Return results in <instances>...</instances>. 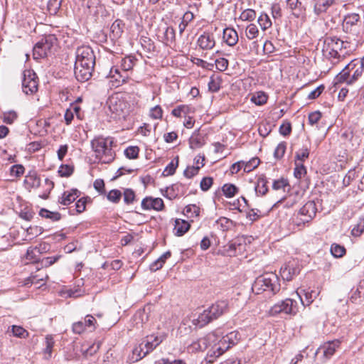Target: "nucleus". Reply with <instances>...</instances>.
Segmentation results:
<instances>
[{"instance_id":"obj_11","label":"nucleus","mask_w":364,"mask_h":364,"mask_svg":"<svg viewBox=\"0 0 364 364\" xmlns=\"http://www.w3.org/2000/svg\"><path fill=\"white\" fill-rule=\"evenodd\" d=\"M300 267L295 260H290L285 263L280 269V274L284 280L291 281L295 276L299 274Z\"/></svg>"},{"instance_id":"obj_29","label":"nucleus","mask_w":364,"mask_h":364,"mask_svg":"<svg viewBox=\"0 0 364 364\" xmlns=\"http://www.w3.org/2000/svg\"><path fill=\"white\" fill-rule=\"evenodd\" d=\"M200 208L195 204H190L185 207L183 214L188 218H196L199 215Z\"/></svg>"},{"instance_id":"obj_14","label":"nucleus","mask_w":364,"mask_h":364,"mask_svg":"<svg viewBox=\"0 0 364 364\" xmlns=\"http://www.w3.org/2000/svg\"><path fill=\"white\" fill-rule=\"evenodd\" d=\"M314 13L317 16L327 12L328 9L336 4V0H311Z\"/></svg>"},{"instance_id":"obj_28","label":"nucleus","mask_w":364,"mask_h":364,"mask_svg":"<svg viewBox=\"0 0 364 364\" xmlns=\"http://www.w3.org/2000/svg\"><path fill=\"white\" fill-rule=\"evenodd\" d=\"M221 78L218 76H215L213 75L210 77V80L208 82V90L212 92H218L220 88Z\"/></svg>"},{"instance_id":"obj_54","label":"nucleus","mask_w":364,"mask_h":364,"mask_svg":"<svg viewBox=\"0 0 364 364\" xmlns=\"http://www.w3.org/2000/svg\"><path fill=\"white\" fill-rule=\"evenodd\" d=\"M213 179L211 177H204L200 183V187L202 191H207L210 189L211 186L213 185Z\"/></svg>"},{"instance_id":"obj_59","label":"nucleus","mask_w":364,"mask_h":364,"mask_svg":"<svg viewBox=\"0 0 364 364\" xmlns=\"http://www.w3.org/2000/svg\"><path fill=\"white\" fill-rule=\"evenodd\" d=\"M189 144L191 149L200 148L204 144L201 139L198 137H193V136L189 139Z\"/></svg>"},{"instance_id":"obj_48","label":"nucleus","mask_w":364,"mask_h":364,"mask_svg":"<svg viewBox=\"0 0 364 364\" xmlns=\"http://www.w3.org/2000/svg\"><path fill=\"white\" fill-rule=\"evenodd\" d=\"M18 117L17 113L14 111L4 112L3 115V121L9 124H11Z\"/></svg>"},{"instance_id":"obj_17","label":"nucleus","mask_w":364,"mask_h":364,"mask_svg":"<svg viewBox=\"0 0 364 364\" xmlns=\"http://www.w3.org/2000/svg\"><path fill=\"white\" fill-rule=\"evenodd\" d=\"M316 203L310 200L306 203L299 210V214L306 217V218L303 219L304 222H309L316 215Z\"/></svg>"},{"instance_id":"obj_3","label":"nucleus","mask_w":364,"mask_h":364,"mask_svg":"<svg viewBox=\"0 0 364 364\" xmlns=\"http://www.w3.org/2000/svg\"><path fill=\"white\" fill-rule=\"evenodd\" d=\"M114 140L112 138L96 137L91 141V146L95 154L96 159L102 164H109L115 158V152L112 149Z\"/></svg>"},{"instance_id":"obj_37","label":"nucleus","mask_w":364,"mask_h":364,"mask_svg":"<svg viewBox=\"0 0 364 364\" xmlns=\"http://www.w3.org/2000/svg\"><path fill=\"white\" fill-rule=\"evenodd\" d=\"M346 248L343 246L333 243L331 247V252L335 257H342L346 254Z\"/></svg>"},{"instance_id":"obj_56","label":"nucleus","mask_w":364,"mask_h":364,"mask_svg":"<svg viewBox=\"0 0 364 364\" xmlns=\"http://www.w3.org/2000/svg\"><path fill=\"white\" fill-rule=\"evenodd\" d=\"M24 167L21 164L14 165L10 168V172L11 175H14L16 177H19L24 173Z\"/></svg>"},{"instance_id":"obj_12","label":"nucleus","mask_w":364,"mask_h":364,"mask_svg":"<svg viewBox=\"0 0 364 364\" xmlns=\"http://www.w3.org/2000/svg\"><path fill=\"white\" fill-rule=\"evenodd\" d=\"M94 67L84 63L79 65L75 63V75L76 79L80 82H85L90 80L92 75Z\"/></svg>"},{"instance_id":"obj_52","label":"nucleus","mask_w":364,"mask_h":364,"mask_svg":"<svg viewBox=\"0 0 364 364\" xmlns=\"http://www.w3.org/2000/svg\"><path fill=\"white\" fill-rule=\"evenodd\" d=\"M216 68L220 71H225L228 68V60L226 58H220L215 60Z\"/></svg>"},{"instance_id":"obj_19","label":"nucleus","mask_w":364,"mask_h":364,"mask_svg":"<svg viewBox=\"0 0 364 364\" xmlns=\"http://www.w3.org/2000/svg\"><path fill=\"white\" fill-rule=\"evenodd\" d=\"M340 346V341L338 340L324 343L318 350L317 352L322 350L323 355L326 359H329L335 353L336 349Z\"/></svg>"},{"instance_id":"obj_53","label":"nucleus","mask_w":364,"mask_h":364,"mask_svg":"<svg viewBox=\"0 0 364 364\" xmlns=\"http://www.w3.org/2000/svg\"><path fill=\"white\" fill-rule=\"evenodd\" d=\"M260 163L259 158L255 157L250 160L245 166V171L250 172L252 169L257 168Z\"/></svg>"},{"instance_id":"obj_55","label":"nucleus","mask_w":364,"mask_h":364,"mask_svg":"<svg viewBox=\"0 0 364 364\" xmlns=\"http://www.w3.org/2000/svg\"><path fill=\"white\" fill-rule=\"evenodd\" d=\"M165 39L167 42H173L176 38V32L173 27H167L164 32Z\"/></svg>"},{"instance_id":"obj_5","label":"nucleus","mask_w":364,"mask_h":364,"mask_svg":"<svg viewBox=\"0 0 364 364\" xmlns=\"http://www.w3.org/2000/svg\"><path fill=\"white\" fill-rule=\"evenodd\" d=\"M363 74L360 67L355 64V61L353 59L335 77L333 80L334 86L337 87L342 83L352 85L360 79Z\"/></svg>"},{"instance_id":"obj_64","label":"nucleus","mask_w":364,"mask_h":364,"mask_svg":"<svg viewBox=\"0 0 364 364\" xmlns=\"http://www.w3.org/2000/svg\"><path fill=\"white\" fill-rule=\"evenodd\" d=\"M76 211L78 213H82L86 208V199L85 198H80L75 203Z\"/></svg>"},{"instance_id":"obj_2","label":"nucleus","mask_w":364,"mask_h":364,"mask_svg":"<svg viewBox=\"0 0 364 364\" xmlns=\"http://www.w3.org/2000/svg\"><path fill=\"white\" fill-rule=\"evenodd\" d=\"M353 51L350 43L343 41L338 38L326 37L323 42V55L329 59L333 64H337L343 60Z\"/></svg>"},{"instance_id":"obj_40","label":"nucleus","mask_w":364,"mask_h":364,"mask_svg":"<svg viewBox=\"0 0 364 364\" xmlns=\"http://www.w3.org/2000/svg\"><path fill=\"white\" fill-rule=\"evenodd\" d=\"M287 149V142L282 141L280 142L277 146L276 147L274 151V157L277 159H281L286 151Z\"/></svg>"},{"instance_id":"obj_38","label":"nucleus","mask_w":364,"mask_h":364,"mask_svg":"<svg viewBox=\"0 0 364 364\" xmlns=\"http://www.w3.org/2000/svg\"><path fill=\"white\" fill-rule=\"evenodd\" d=\"M295 168L294 171V175L296 178H301L306 173V169L304 164L295 161Z\"/></svg>"},{"instance_id":"obj_30","label":"nucleus","mask_w":364,"mask_h":364,"mask_svg":"<svg viewBox=\"0 0 364 364\" xmlns=\"http://www.w3.org/2000/svg\"><path fill=\"white\" fill-rule=\"evenodd\" d=\"M176 161L172 160L164 170L162 175L164 176H172L174 174L176 168L178 166V156L175 159Z\"/></svg>"},{"instance_id":"obj_25","label":"nucleus","mask_w":364,"mask_h":364,"mask_svg":"<svg viewBox=\"0 0 364 364\" xmlns=\"http://www.w3.org/2000/svg\"><path fill=\"white\" fill-rule=\"evenodd\" d=\"M267 180L264 176H262L259 177L257 179V186H255V192L257 194H260L261 196L265 195L268 191L267 188Z\"/></svg>"},{"instance_id":"obj_18","label":"nucleus","mask_w":364,"mask_h":364,"mask_svg":"<svg viewBox=\"0 0 364 364\" xmlns=\"http://www.w3.org/2000/svg\"><path fill=\"white\" fill-rule=\"evenodd\" d=\"M23 183L26 189H36L41 185V178L35 171H30L25 176Z\"/></svg>"},{"instance_id":"obj_4","label":"nucleus","mask_w":364,"mask_h":364,"mask_svg":"<svg viewBox=\"0 0 364 364\" xmlns=\"http://www.w3.org/2000/svg\"><path fill=\"white\" fill-rule=\"evenodd\" d=\"M252 290L256 294L264 291L277 294L280 290V284L277 274L272 272L263 274L257 277L252 286Z\"/></svg>"},{"instance_id":"obj_27","label":"nucleus","mask_w":364,"mask_h":364,"mask_svg":"<svg viewBox=\"0 0 364 364\" xmlns=\"http://www.w3.org/2000/svg\"><path fill=\"white\" fill-rule=\"evenodd\" d=\"M360 20V16L357 14H351L348 16H347L345 19L343 24V27L344 30L348 31L350 28L351 26L355 25L358 21Z\"/></svg>"},{"instance_id":"obj_46","label":"nucleus","mask_w":364,"mask_h":364,"mask_svg":"<svg viewBox=\"0 0 364 364\" xmlns=\"http://www.w3.org/2000/svg\"><path fill=\"white\" fill-rule=\"evenodd\" d=\"M107 197L109 201L117 203L122 198V193L117 189H113L108 193Z\"/></svg>"},{"instance_id":"obj_39","label":"nucleus","mask_w":364,"mask_h":364,"mask_svg":"<svg viewBox=\"0 0 364 364\" xmlns=\"http://www.w3.org/2000/svg\"><path fill=\"white\" fill-rule=\"evenodd\" d=\"M258 23L262 30H266L272 26V21L267 14H262L258 18Z\"/></svg>"},{"instance_id":"obj_61","label":"nucleus","mask_w":364,"mask_h":364,"mask_svg":"<svg viewBox=\"0 0 364 364\" xmlns=\"http://www.w3.org/2000/svg\"><path fill=\"white\" fill-rule=\"evenodd\" d=\"M73 331L75 333L80 334L85 329V324L83 321H77L73 324Z\"/></svg>"},{"instance_id":"obj_22","label":"nucleus","mask_w":364,"mask_h":364,"mask_svg":"<svg viewBox=\"0 0 364 364\" xmlns=\"http://www.w3.org/2000/svg\"><path fill=\"white\" fill-rule=\"evenodd\" d=\"M124 23L121 19H117L112 23L110 27V32L114 38L121 37L124 32Z\"/></svg>"},{"instance_id":"obj_49","label":"nucleus","mask_w":364,"mask_h":364,"mask_svg":"<svg viewBox=\"0 0 364 364\" xmlns=\"http://www.w3.org/2000/svg\"><path fill=\"white\" fill-rule=\"evenodd\" d=\"M124 201L126 204H131L135 199V193L131 188H127L124 191Z\"/></svg>"},{"instance_id":"obj_16","label":"nucleus","mask_w":364,"mask_h":364,"mask_svg":"<svg viewBox=\"0 0 364 364\" xmlns=\"http://www.w3.org/2000/svg\"><path fill=\"white\" fill-rule=\"evenodd\" d=\"M197 43L203 50H210L215 46V41L212 33L204 32L199 36Z\"/></svg>"},{"instance_id":"obj_51","label":"nucleus","mask_w":364,"mask_h":364,"mask_svg":"<svg viewBox=\"0 0 364 364\" xmlns=\"http://www.w3.org/2000/svg\"><path fill=\"white\" fill-rule=\"evenodd\" d=\"M287 186H289L288 181L283 178H282L279 180H275L272 184V188L274 190L284 189L285 187H287Z\"/></svg>"},{"instance_id":"obj_41","label":"nucleus","mask_w":364,"mask_h":364,"mask_svg":"<svg viewBox=\"0 0 364 364\" xmlns=\"http://www.w3.org/2000/svg\"><path fill=\"white\" fill-rule=\"evenodd\" d=\"M309 156V149L306 147L299 149L295 155V161L303 163Z\"/></svg>"},{"instance_id":"obj_47","label":"nucleus","mask_w":364,"mask_h":364,"mask_svg":"<svg viewBox=\"0 0 364 364\" xmlns=\"http://www.w3.org/2000/svg\"><path fill=\"white\" fill-rule=\"evenodd\" d=\"M236 242H230L224 247L223 255L229 257L235 255L237 246Z\"/></svg>"},{"instance_id":"obj_63","label":"nucleus","mask_w":364,"mask_h":364,"mask_svg":"<svg viewBox=\"0 0 364 364\" xmlns=\"http://www.w3.org/2000/svg\"><path fill=\"white\" fill-rule=\"evenodd\" d=\"M324 88H325L324 86L322 85L318 86V87H316L315 90L311 91L309 94L308 98L310 99V100H314V99L317 98L322 93V92L323 91Z\"/></svg>"},{"instance_id":"obj_45","label":"nucleus","mask_w":364,"mask_h":364,"mask_svg":"<svg viewBox=\"0 0 364 364\" xmlns=\"http://www.w3.org/2000/svg\"><path fill=\"white\" fill-rule=\"evenodd\" d=\"M258 28L255 24L251 23L246 28V36L250 40L255 38L258 36Z\"/></svg>"},{"instance_id":"obj_20","label":"nucleus","mask_w":364,"mask_h":364,"mask_svg":"<svg viewBox=\"0 0 364 364\" xmlns=\"http://www.w3.org/2000/svg\"><path fill=\"white\" fill-rule=\"evenodd\" d=\"M80 196L77 189H72L70 191H65L58 198V203L63 205H68L73 203Z\"/></svg>"},{"instance_id":"obj_43","label":"nucleus","mask_w":364,"mask_h":364,"mask_svg":"<svg viewBox=\"0 0 364 364\" xmlns=\"http://www.w3.org/2000/svg\"><path fill=\"white\" fill-rule=\"evenodd\" d=\"M242 21H252L256 18V12L255 10L248 9L242 12L240 16Z\"/></svg>"},{"instance_id":"obj_7","label":"nucleus","mask_w":364,"mask_h":364,"mask_svg":"<svg viewBox=\"0 0 364 364\" xmlns=\"http://www.w3.org/2000/svg\"><path fill=\"white\" fill-rule=\"evenodd\" d=\"M55 42L56 38L52 35L43 37L33 47V59L37 60L48 56L51 53Z\"/></svg>"},{"instance_id":"obj_62","label":"nucleus","mask_w":364,"mask_h":364,"mask_svg":"<svg viewBox=\"0 0 364 364\" xmlns=\"http://www.w3.org/2000/svg\"><path fill=\"white\" fill-rule=\"evenodd\" d=\"M321 117V113L319 111H316L314 112H311L309 115V124L311 125H314L316 124Z\"/></svg>"},{"instance_id":"obj_34","label":"nucleus","mask_w":364,"mask_h":364,"mask_svg":"<svg viewBox=\"0 0 364 364\" xmlns=\"http://www.w3.org/2000/svg\"><path fill=\"white\" fill-rule=\"evenodd\" d=\"M222 191L225 197L232 198L238 191V188L233 184L226 183L222 187Z\"/></svg>"},{"instance_id":"obj_1","label":"nucleus","mask_w":364,"mask_h":364,"mask_svg":"<svg viewBox=\"0 0 364 364\" xmlns=\"http://www.w3.org/2000/svg\"><path fill=\"white\" fill-rule=\"evenodd\" d=\"M237 336L238 333L235 331H232L224 336H218L213 332L209 333L193 341L188 346V349L193 353L208 349L205 360L208 363H213L217 358L237 343L239 340Z\"/></svg>"},{"instance_id":"obj_15","label":"nucleus","mask_w":364,"mask_h":364,"mask_svg":"<svg viewBox=\"0 0 364 364\" xmlns=\"http://www.w3.org/2000/svg\"><path fill=\"white\" fill-rule=\"evenodd\" d=\"M164 207V201L160 198H154L152 197H146L141 201V208L144 210H161Z\"/></svg>"},{"instance_id":"obj_31","label":"nucleus","mask_w":364,"mask_h":364,"mask_svg":"<svg viewBox=\"0 0 364 364\" xmlns=\"http://www.w3.org/2000/svg\"><path fill=\"white\" fill-rule=\"evenodd\" d=\"M136 59L134 56H127L122 60L121 67L124 71H128L133 68Z\"/></svg>"},{"instance_id":"obj_57","label":"nucleus","mask_w":364,"mask_h":364,"mask_svg":"<svg viewBox=\"0 0 364 364\" xmlns=\"http://www.w3.org/2000/svg\"><path fill=\"white\" fill-rule=\"evenodd\" d=\"M58 172L61 176L68 177L73 173V168L67 164L61 165Z\"/></svg>"},{"instance_id":"obj_8","label":"nucleus","mask_w":364,"mask_h":364,"mask_svg":"<svg viewBox=\"0 0 364 364\" xmlns=\"http://www.w3.org/2000/svg\"><path fill=\"white\" fill-rule=\"evenodd\" d=\"M299 311L298 302L294 299H286L275 304L269 310L272 316L281 313L294 316Z\"/></svg>"},{"instance_id":"obj_10","label":"nucleus","mask_w":364,"mask_h":364,"mask_svg":"<svg viewBox=\"0 0 364 364\" xmlns=\"http://www.w3.org/2000/svg\"><path fill=\"white\" fill-rule=\"evenodd\" d=\"M76 64L95 66V55L91 47L88 46H82L77 48L76 52Z\"/></svg>"},{"instance_id":"obj_60","label":"nucleus","mask_w":364,"mask_h":364,"mask_svg":"<svg viewBox=\"0 0 364 364\" xmlns=\"http://www.w3.org/2000/svg\"><path fill=\"white\" fill-rule=\"evenodd\" d=\"M60 257V255L45 257L42 260V264L43 267H48L56 262Z\"/></svg>"},{"instance_id":"obj_35","label":"nucleus","mask_w":364,"mask_h":364,"mask_svg":"<svg viewBox=\"0 0 364 364\" xmlns=\"http://www.w3.org/2000/svg\"><path fill=\"white\" fill-rule=\"evenodd\" d=\"M46 348H44V353L47 355V358H50L52 354V350L54 346V339L52 335H47L45 338Z\"/></svg>"},{"instance_id":"obj_23","label":"nucleus","mask_w":364,"mask_h":364,"mask_svg":"<svg viewBox=\"0 0 364 364\" xmlns=\"http://www.w3.org/2000/svg\"><path fill=\"white\" fill-rule=\"evenodd\" d=\"M108 105L109 110L117 115H120L125 106L123 102L115 97H112L109 100Z\"/></svg>"},{"instance_id":"obj_50","label":"nucleus","mask_w":364,"mask_h":364,"mask_svg":"<svg viewBox=\"0 0 364 364\" xmlns=\"http://www.w3.org/2000/svg\"><path fill=\"white\" fill-rule=\"evenodd\" d=\"M200 166H188L187 168L184 171L183 174L184 176L188 178H191L194 176L197 175Z\"/></svg>"},{"instance_id":"obj_36","label":"nucleus","mask_w":364,"mask_h":364,"mask_svg":"<svg viewBox=\"0 0 364 364\" xmlns=\"http://www.w3.org/2000/svg\"><path fill=\"white\" fill-rule=\"evenodd\" d=\"M11 333L14 336L26 338L28 336V332L20 326L13 325L11 326Z\"/></svg>"},{"instance_id":"obj_13","label":"nucleus","mask_w":364,"mask_h":364,"mask_svg":"<svg viewBox=\"0 0 364 364\" xmlns=\"http://www.w3.org/2000/svg\"><path fill=\"white\" fill-rule=\"evenodd\" d=\"M166 338V334L163 333L158 336L150 335L147 336L142 343L146 349V353L151 352L154 350L160 343L163 342Z\"/></svg>"},{"instance_id":"obj_21","label":"nucleus","mask_w":364,"mask_h":364,"mask_svg":"<svg viewBox=\"0 0 364 364\" xmlns=\"http://www.w3.org/2000/svg\"><path fill=\"white\" fill-rule=\"evenodd\" d=\"M223 38L229 46H233L238 42L237 33L231 28H226L223 30Z\"/></svg>"},{"instance_id":"obj_58","label":"nucleus","mask_w":364,"mask_h":364,"mask_svg":"<svg viewBox=\"0 0 364 364\" xmlns=\"http://www.w3.org/2000/svg\"><path fill=\"white\" fill-rule=\"evenodd\" d=\"M163 115V110L159 105H156L150 110V116L153 119H161Z\"/></svg>"},{"instance_id":"obj_6","label":"nucleus","mask_w":364,"mask_h":364,"mask_svg":"<svg viewBox=\"0 0 364 364\" xmlns=\"http://www.w3.org/2000/svg\"><path fill=\"white\" fill-rule=\"evenodd\" d=\"M228 302L226 301H219L212 304L209 308L204 310L198 317V323L204 326L217 319L228 310Z\"/></svg>"},{"instance_id":"obj_32","label":"nucleus","mask_w":364,"mask_h":364,"mask_svg":"<svg viewBox=\"0 0 364 364\" xmlns=\"http://www.w3.org/2000/svg\"><path fill=\"white\" fill-rule=\"evenodd\" d=\"M267 95L264 92H257L253 95L251 101L257 105H263L267 101Z\"/></svg>"},{"instance_id":"obj_24","label":"nucleus","mask_w":364,"mask_h":364,"mask_svg":"<svg viewBox=\"0 0 364 364\" xmlns=\"http://www.w3.org/2000/svg\"><path fill=\"white\" fill-rule=\"evenodd\" d=\"M39 215L43 218L49 219L53 222H56L61 219V214L59 212L50 211L46 208H41L40 210Z\"/></svg>"},{"instance_id":"obj_26","label":"nucleus","mask_w":364,"mask_h":364,"mask_svg":"<svg viewBox=\"0 0 364 364\" xmlns=\"http://www.w3.org/2000/svg\"><path fill=\"white\" fill-rule=\"evenodd\" d=\"M190 227L191 225L188 222L183 220H180L177 219L176 220L174 229L176 230V235L178 236H182L189 230Z\"/></svg>"},{"instance_id":"obj_42","label":"nucleus","mask_w":364,"mask_h":364,"mask_svg":"<svg viewBox=\"0 0 364 364\" xmlns=\"http://www.w3.org/2000/svg\"><path fill=\"white\" fill-rule=\"evenodd\" d=\"M139 149L138 146H129L124 150V154L129 159H135L139 156Z\"/></svg>"},{"instance_id":"obj_9","label":"nucleus","mask_w":364,"mask_h":364,"mask_svg":"<svg viewBox=\"0 0 364 364\" xmlns=\"http://www.w3.org/2000/svg\"><path fill=\"white\" fill-rule=\"evenodd\" d=\"M38 78L33 70H25L23 73L22 90L26 95H33L38 91Z\"/></svg>"},{"instance_id":"obj_33","label":"nucleus","mask_w":364,"mask_h":364,"mask_svg":"<svg viewBox=\"0 0 364 364\" xmlns=\"http://www.w3.org/2000/svg\"><path fill=\"white\" fill-rule=\"evenodd\" d=\"M132 354V358L135 359V360H139L145 357L148 354V353H146V349L143 343H141V344H139L138 346H136L133 349Z\"/></svg>"},{"instance_id":"obj_44","label":"nucleus","mask_w":364,"mask_h":364,"mask_svg":"<svg viewBox=\"0 0 364 364\" xmlns=\"http://www.w3.org/2000/svg\"><path fill=\"white\" fill-rule=\"evenodd\" d=\"M364 232V218H360L358 223L351 230V234L355 237L360 236Z\"/></svg>"}]
</instances>
